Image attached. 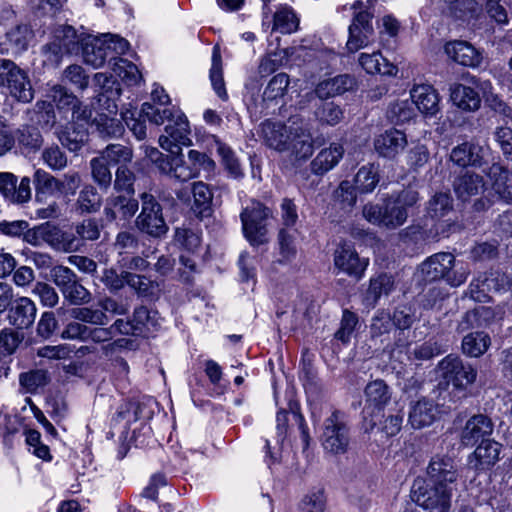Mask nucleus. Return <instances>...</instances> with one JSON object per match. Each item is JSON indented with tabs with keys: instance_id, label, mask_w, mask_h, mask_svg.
Wrapping results in <instances>:
<instances>
[{
	"instance_id": "obj_40",
	"label": "nucleus",
	"mask_w": 512,
	"mask_h": 512,
	"mask_svg": "<svg viewBox=\"0 0 512 512\" xmlns=\"http://www.w3.org/2000/svg\"><path fill=\"white\" fill-rule=\"evenodd\" d=\"M491 345L490 336L484 332H472L462 340L463 353L470 357H480Z\"/></svg>"
},
{
	"instance_id": "obj_36",
	"label": "nucleus",
	"mask_w": 512,
	"mask_h": 512,
	"mask_svg": "<svg viewBox=\"0 0 512 512\" xmlns=\"http://www.w3.org/2000/svg\"><path fill=\"white\" fill-rule=\"evenodd\" d=\"M34 38V31L28 24H18L6 32V41L13 53L26 51Z\"/></svg>"
},
{
	"instance_id": "obj_4",
	"label": "nucleus",
	"mask_w": 512,
	"mask_h": 512,
	"mask_svg": "<svg viewBox=\"0 0 512 512\" xmlns=\"http://www.w3.org/2000/svg\"><path fill=\"white\" fill-rule=\"evenodd\" d=\"M456 491L438 484L428 487L424 480H416L411 493L412 500L423 509L430 512H449Z\"/></svg>"
},
{
	"instance_id": "obj_29",
	"label": "nucleus",
	"mask_w": 512,
	"mask_h": 512,
	"mask_svg": "<svg viewBox=\"0 0 512 512\" xmlns=\"http://www.w3.org/2000/svg\"><path fill=\"white\" fill-rule=\"evenodd\" d=\"M358 63L366 73L371 75H395L397 73V67L384 58L379 51L361 53Z\"/></svg>"
},
{
	"instance_id": "obj_28",
	"label": "nucleus",
	"mask_w": 512,
	"mask_h": 512,
	"mask_svg": "<svg viewBox=\"0 0 512 512\" xmlns=\"http://www.w3.org/2000/svg\"><path fill=\"white\" fill-rule=\"evenodd\" d=\"M138 210V201L132 197L115 196L107 199L104 214L108 221L118 217L122 219L131 218Z\"/></svg>"
},
{
	"instance_id": "obj_55",
	"label": "nucleus",
	"mask_w": 512,
	"mask_h": 512,
	"mask_svg": "<svg viewBox=\"0 0 512 512\" xmlns=\"http://www.w3.org/2000/svg\"><path fill=\"white\" fill-rule=\"evenodd\" d=\"M289 85V76L286 73H278L275 75L266 86L263 92V99L265 101H273L277 98L283 97Z\"/></svg>"
},
{
	"instance_id": "obj_27",
	"label": "nucleus",
	"mask_w": 512,
	"mask_h": 512,
	"mask_svg": "<svg viewBox=\"0 0 512 512\" xmlns=\"http://www.w3.org/2000/svg\"><path fill=\"white\" fill-rule=\"evenodd\" d=\"M486 190L482 176L465 172L454 181V191L459 199L467 201Z\"/></svg>"
},
{
	"instance_id": "obj_5",
	"label": "nucleus",
	"mask_w": 512,
	"mask_h": 512,
	"mask_svg": "<svg viewBox=\"0 0 512 512\" xmlns=\"http://www.w3.org/2000/svg\"><path fill=\"white\" fill-rule=\"evenodd\" d=\"M321 445L326 453L341 455L347 452L350 442L349 429L342 412L335 410L323 422Z\"/></svg>"
},
{
	"instance_id": "obj_51",
	"label": "nucleus",
	"mask_w": 512,
	"mask_h": 512,
	"mask_svg": "<svg viewBox=\"0 0 512 512\" xmlns=\"http://www.w3.org/2000/svg\"><path fill=\"white\" fill-rule=\"evenodd\" d=\"M158 313L156 311L149 310L145 306H140L135 309L133 314V323L137 334H141L144 331H150L156 328L158 323Z\"/></svg>"
},
{
	"instance_id": "obj_34",
	"label": "nucleus",
	"mask_w": 512,
	"mask_h": 512,
	"mask_svg": "<svg viewBox=\"0 0 512 512\" xmlns=\"http://www.w3.org/2000/svg\"><path fill=\"white\" fill-rule=\"evenodd\" d=\"M437 414V407L433 402L428 400H419L411 407L409 413V422L412 427L421 429L431 425Z\"/></svg>"
},
{
	"instance_id": "obj_25",
	"label": "nucleus",
	"mask_w": 512,
	"mask_h": 512,
	"mask_svg": "<svg viewBox=\"0 0 512 512\" xmlns=\"http://www.w3.org/2000/svg\"><path fill=\"white\" fill-rule=\"evenodd\" d=\"M344 155L343 145L331 143L329 147L322 149L311 162L313 173L322 175L333 169Z\"/></svg>"
},
{
	"instance_id": "obj_30",
	"label": "nucleus",
	"mask_w": 512,
	"mask_h": 512,
	"mask_svg": "<svg viewBox=\"0 0 512 512\" xmlns=\"http://www.w3.org/2000/svg\"><path fill=\"white\" fill-rule=\"evenodd\" d=\"M36 306L27 297L18 299L15 305L10 309L8 319L10 324L17 328H28L35 320Z\"/></svg>"
},
{
	"instance_id": "obj_52",
	"label": "nucleus",
	"mask_w": 512,
	"mask_h": 512,
	"mask_svg": "<svg viewBox=\"0 0 512 512\" xmlns=\"http://www.w3.org/2000/svg\"><path fill=\"white\" fill-rule=\"evenodd\" d=\"M86 32L83 26H80L78 29L66 25V53L70 54H81L82 46H85L84 42H87L88 37H92Z\"/></svg>"
},
{
	"instance_id": "obj_22",
	"label": "nucleus",
	"mask_w": 512,
	"mask_h": 512,
	"mask_svg": "<svg viewBox=\"0 0 512 512\" xmlns=\"http://www.w3.org/2000/svg\"><path fill=\"white\" fill-rule=\"evenodd\" d=\"M444 52L449 59L462 66L477 67L482 62L481 53L467 41H449L444 46Z\"/></svg>"
},
{
	"instance_id": "obj_44",
	"label": "nucleus",
	"mask_w": 512,
	"mask_h": 512,
	"mask_svg": "<svg viewBox=\"0 0 512 512\" xmlns=\"http://www.w3.org/2000/svg\"><path fill=\"white\" fill-rule=\"evenodd\" d=\"M393 287V279L387 274H382L371 279L366 295V301L371 305H375L378 299L383 295L387 296L393 290Z\"/></svg>"
},
{
	"instance_id": "obj_62",
	"label": "nucleus",
	"mask_w": 512,
	"mask_h": 512,
	"mask_svg": "<svg viewBox=\"0 0 512 512\" xmlns=\"http://www.w3.org/2000/svg\"><path fill=\"white\" fill-rule=\"evenodd\" d=\"M108 162L102 157L91 161L92 176L100 187L107 188L111 184L112 174L108 168Z\"/></svg>"
},
{
	"instance_id": "obj_17",
	"label": "nucleus",
	"mask_w": 512,
	"mask_h": 512,
	"mask_svg": "<svg viewBox=\"0 0 512 512\" xmlns=\"http://www.w3.org/2000/svg\"><path fill=\"white\" fill-rule=\"evenodd\" d=\"M98 102L101 112L96 118V123L100 133L110 137L121 136L124 133V126L121 120L115 118L118 111L116 102H110V97L105 98L104 94L98 98Z\"/></svg>"
},
{
	"instance_id": "obj_20",
	"label": "nucleus",
	"mask_w": 512,
	"mask_h": 512,
	"mask_svg": "<svg viewBox=\"0 0 512 512\" xmlns=\"http://www.w3.org/2000/svg\"><path fill=\"white\" fill-rule=\"evenodd\" d=\"M412 103L425 116H435L439 111L440 97L430 84H415L410 90Z\"/></svg>"
},
{
	"instance_id": "obj_57",
	"label": "nucleus",
	"mask_w": 512,
	"mask_h": 512,
	"mask_svg": "<svg viewBox=\"0 0 512 512\" xmlns=\"http://www.w3.org/2000/svg\"><path fill=\"white\" fill-rule=\"evenodd\" d=\"M175 108H163L157 107L151 103H144L141 108V114L146 117L151 123L156 125H162L165 120H171L175 115Z\"/></svg>"
},
{
	"instance_id": "obj_14",
	"label": "nucleus",
	"mask_w": 512,
	"mask_h": 512,
	"mask_svg": "<svg viewBox=\"0 0 512 512\" xmlns=\"http://www.w3.org/2000/svg\"><path fill=\"white\" fill-rule=\"evenodd\" d=\"M427 475L432 484L457 490L459 472L452 457L447 455L432 457L427 467Z\"/></svg>"
},
{
	"instance_id": "obj_46",
	"label": "nucleus",
	"mask_w": 512,
	"mask_h": 512,
	"mask_svg": "<svg viewBox=\"0 0 512 512\" xmlns=\"http://www.w3.org/2000/svg\"><path fill=\"white\" fill-rule=\"evenodd\" d=\"M378 182V168L373 164L361 167L355 176L356 188L361 193L372 192Z\"/></svg>"
},
{
	"instance_id": "obj_32",
	"label": "nucleus",
	"mask_w": 512,
	"mask_h": 512,
	"mask_svg": "<svg viewBox=\"0 0 512 512\" xmlns=\"http://www.w3.org/2000/svg\"><path fill=\"white\" fill-rule=\"evenodd\" d=\"M64 99V89L61 85H54L47 94V100L41 103V121L49 127L56 123V112L61 114V103Z\"/></svg>"
},
{
	"instance_id": "obj_23",
	"label": "nucleus",
	"mask_w": 512,
	"mask_h": 512,
	"mask_svg": "<svg viewBox=\"0 0 512 512\" xmlns=\"http://www.w3.org/2000/svg\"><path fill=\"white\" fill-rule=\"evenodd\" d=\"M406 145V135L396 129L385 131L376 137L374 141L375 150L379 155L390 159L399 154Z\"/></svg>"
},
{
	"instance_id": "obj_6",
	"label": "nucleus",
	"mask_w": 512,
	"mask_h": 512,
	"mask_svg": "<svg viewBox=\"0 0 512 512\" xmlns=\"http://www.w3.org/2000/svg\"><path fill=\"white\" fill-rule=\"evenodd\" d=\"M371 1L366 3L358 0L352 5L356 12L352 24L349 26V38L346 43L347 50L355 53L367 47L373 40L374 29L371 24L372 14L369 12Z\"/></svg>"
},
{
	"instance_id": "obj_64",
	"label": "nucleus",
	"mask_w": 512,
	"mask_h": 512,
	"mask_svg": "<svg viewBox=\"0 0 512 512\" xmlns=\"http://www.w3.org/2000/svg\"><path fill=\"white\" fill-rule=\"evenodd\" d=\"M452 208V199L448 193H436L428 203V212L432 217H442Z\"/></svg>"
},
{
	"instance_id": "obj_12",
	"label": "nucleus",
	"mask_w": 512,
	"mask_h": 512,
	"mask_svg": "<svg viewBox=\"0 0 512 512\" xmlns=\"http://www.w3.org/2000/svg\"><path fill=\"white\" fill-rule=\"evenodd\" d=\"M369 265L368 258H361L353 245L342 244L334 252V266L338 273H343L356 281L362 279Z\"/></svg>"
},
{
	"instance_id": "obj_16",
	"label": "nucleus",
	"mask_w": 512,
	"mask_h": 512,
	"mask_svg": "<svg viewBox=\"0 0 512 512\" xmlns=\"http://www.w3.org/2000/svg\"><path fill=\"white\" fill-rule=\"evenodd\" d=\"M494 430L492 420L484 414L471 416L460 433V442L466 447L475 445L479 440H486Z\"/></svg>"
},
{
	"instance_id": "obj_53",
	"label": "nucleus",
	"mask_w": 512,
	"mask_h": 512,
	"mask_svg": "<svg viewBox=\"0 0 512 512\" xmlns=\"http://www.w3.org/2000/svg\"><path fill=\"white\" fill-rule=\"evenodd\" d=\"M145 155L156 165L160 173L173 178L175 154L164 155L155 147H146Z\"/></svg>"
},
{
	"instance_id": "obj_48",
	"label": "nucleus",
	"mask_w": 512,
	"mask_h": 512,
	"mask_svg": "<svg viewBox=\"0 0 512 512\" xmlns=\"http://www.w3.org/2000/svg\"><path fill=\"white\" fill-rule=\"evenodd\" d=\"M111 60H114L112 68L113 71L123 81H125L129 85H135L140 82L141 74L135 64L131 63L126 59L118 57L111 56Z\"/></svg>"
},
{
	"instance_id": "obj_1",
	"label": "nucleus",
	"mask_w": 512,
	"mask_h": 512,
	"mask_svg": "<svg viewBox=\"0 0 512 512\" xmlns=\"http://www.w3.org/2000/svg\"><path fill=\"white\" fill-rule=\"evenodd\" d=\"M424 280L444 279L452 287L462 285L470 274V269L463 263H456L451 253L440 252L430 256L420 266Z\"/></svg>"
},
{
	"instance_id": "obj_54",
	"label": "nucleus",
	"mask_w": 512,
	"mask_h": 512,
	"mask_svg": "<svg viewBox=\"0 0 512 512\" xmlns=\"http://www.w3.org/2000/svg\"><path fill=\"white\" fill-rule=\"evenodd\" d=\"M66 314H69L75 320L92 324L105 325L108 322V318L103 311L92 310L88 307H73L66 310Z\"/></svg>"
},
{
	"instance_id": "obj_56",
	"label": "nucleus",
	"mask_w": 512,
	"mask_h": 512,
	"mask_svg": "<svg viewBox=\"0 0 512 512\" xmlns=\"http://www.w3.org/2000/svg\"><path fill=\"white\" fill-rule=\"evenodd\" d=\"M109 164H126L132 160L133 152L128 146L111 144L106 147L101 155Z\"/></svg>"
},
{
	"instance_id": "obj_59",
	"label": "nucleus",
	"mask_w": 512,
	"mask_h": 512,
	"mask_svg": "<svg viewBox=\"0 0 512 512\" xmlns=\"http://www.w3.org/2000/svg\"><path fill=\"white\" fill-rule=\"evenodd\" d=\"M94 82L100 88L99 98L104 94L105 98L110 97V102H116V98L120 96V89L112 76L106 73H96Z\"/></svg>"
},
{
	"instance_id": "obj_24",
	"label": "nucleus",
	"mask_w": 512,
	"mask_h": 512,
	"mask_svg": "<svg viewBox=\"0 0 512 512\" xmlns=\"http://www.w3.org/2000/svg\"><path fill=\"white\" fill-rule=\"evenodd\" d=\"M490 182L491 190L498 198L509 202L512 200V172L498 163L492 164L486 172Z\"/></svg>"
},
{
	"instance_id": "obj_15",
	"label": "nucleus",
	"mask_w": 512,
	"mask_h": 512,
	"mask_svg": "<svg viewBox=\"0 0 512 512\" xmlns=\"http://www.w3.org/2000/svg\"><path fill=\"white\" fill-rule=\"evenodd\" d=\"M501 449L502 445L497 441L491 439L481 441L468 456L469 468L478 473L490 470L500 460Z\"/></svg>"
},
{
	"instance_id": "obj_26",
	"label": "nucleus",
	"mask_w": 512,
	"mask_h": 512,
	"mask_svg": "<svg viewBox=\"0 0 512 512\" xmlns=\"http://www.w3.org/2000/svg\"><path fill=\"white\" fill-rule=\"evenodd\" d=\"M354 84L355 80L352 76L348 74L337 75L320 81L315 88V94L320 99L335 97L352 89Z\"/></svg>"
},
{
	"instance_id": "obj_42",
	"label": "nucleus",
	"mask_w": 512,
	"mask_h": 512,
	"mask_svg": "<svg viewBox=\"0 0 512 512\" xmlns=\"http://www.w3.org/2000/svg\"><path fill=\"white\" fill-rule=\"evenodd\" d=\"M299 25L296 14L287 6L279 7L274 14L273 30L282 34L295 32Z\"/></svg>"
},
{
	"instance_id": "obj_35",
	"label": "nucleus",
	"mask_w": 512,
	"mask_h": 512,
	"mask_svg": "<svg viewBox=\"0 0 512 512\" xmlns=\"http://www.w3.org/2000/svg\"><path fill=\"white\" fill-rule=\"evenodd\" d=\"M313 139L310 132L296 126L294 135L290 139V149L288 150L297 160H306L313 154Z\"/></svg>"
},
{
	"instance_id": "obj_31",
	"label": "nucleus",
	"mask_w": 512,
	"mask_h": 512,
	"mask_svg": "<svg viewBox=\"0 0 512 512\" xmlns=\"http://www.w3.org/2000/svg\"><path fill=\"white\" fill-rule=\"evenodd\" d=\"M450 98L453 104L463 111H476L480 108L479 94L471 87L463 84H454L450 88Z\"/></svg>"
},
{
	"instance_id": "obj_13",
	"label": "nucleus",
	"mask_w": 512,
	"mask_h": 512,
	"mask_svg": "<svg viewBox=\"0 0 512 512\" xmlns=\"http://www.w3.org/2000/svg\"><path fill=\"white\" fill-rule=\"evenodd\" d=\"M188 159L190 165L185 163L182 152L179 151L175 154L173 179L186 182L197 177L201 169L212 171L215 167V163L210 157L197 150H190Z\"/></svg>"
},
{
	"instance_id": "obj_19",
	"label": "nucleus",
	"mask_w": 512,
	"mask_h": 512,
	"mask_svg": "<svg viewBox=\"0 0 512 512\" xmlns=\"http://www.w3.org/2000/svg\"><path fill=\"white\" fill-rule=\"evenodd\" d=\"M0 193L12 203H25L31 198L30 179L23 177L17 185L15 175L0 172Z\"/></svg>"
},
{
	"instance_id": "obj_18",
	"label": "nucleus",
	"mask_w": 512,
	"mask_h": 512,
	"mask_svg": "<svg viewBox=\"0 0 512 512\" xmlns=\"http://www.w3.org/2000/svg\"><path fill=\"white\" fill-rule=\"evenodd\" d=\"M296 126H286L281 123L265 121L261 125L262 136L266 145L279 152L290 149V139Z\"/></svg>"
},
{
	"instance_id": "obj_10",
	"label": "nucleus",
	"mask_w": 512,
	"mask_h": 512,
	"mask_svg": "<svg viewBox=\"0 0 512 512\" xmlns=\"http://www.w3.org/2000/svg\"><path fill=\"white\" fill-rule=\"evenodd\" d=\"M141 199L142 210L136 220L137 227L153 237L165 235L168 227L162 215L161 205L148 193H143Z\"/></svg>"
},
{
	"instance_id": "obj_7",
	"label": "nucleus",
	"mask_w": 512,
	"mask_h": 512,
	"mask_svg": "<svg viewBox=\"0 0 512 512\" xmlns=\"http://www.w3.org/2000/svg\"><path fill=\"white\" fill-rule=\"evenodd\" d=\"M362 214L369 223L387 229L402 226L408 218L405 207L399 205L393 198L386 199L383 204H366Z\"/></svg>"
},
{
	"instance_id": "obj_43",
	"label": "nucleus",
	"mask_w": 512,
	"mask_h": 512,
	"mask_svg": "<svg viewBox=\"0 0 512 512\" xmlns=\"http://www.w3.org/2000/svg\"><path fill=\"white\" fill-rule=\"evenodd\" d=\"M193 210L199 216H205L210 212V206L213 199V194L209 186L202 182L193 183Z\"/></svg>"
},
{
	"instance_id": "obj_33",
	"label": "nucleus",
	"mask_w": 512,
	"mask_h": 512,
	"mask_svg": "<svg viewBox=\"0 0 512 512\" xmlns=\"http://www.w3.org/2000/svg\"><path fill=\"white\" fill-rule=\"evenodd\" d=\"M483 149L469 142L455 146L450 153V160L461 167L468 165L480 166L482 164Z\"/></svg>"
},
{
	"instance_id": "obj_58",
	"label": "nucleus",
	"mask_w": 512,
	"mask_h": 512,
	"mask_svg": "<svg viewBox=\"0 0 512 512\" xmlns=\"http://www.w3.org/2000/svg\"><path fill=\"white\" fill-rule=\"evenodd\" d=\"M388 115L392 121L401 124L413 119L416 112L409 100H400L390 106Z\"/></svg>"
},
{
	"instance_id": "obj_50",
	"label": "nucleus",
	"mask_w": 512,
	"mask_h": 512,
	"mask_svg": "<svg viewBox=\"0 0 512 512\" xmlns=\"http://www.w3.org/2000/svg\"><path fill=\"white\" fill-rule=\"evenodd\" d=\"M14 135L19 145L28 151H35L42 145V136L34 126L23 125Z\"/></svg>"
},
{
	"instance_id": "obj_49",
	"label": "nucleus",
	"mask_w": 512,
	"mask_h": 512,
	"mask_svg": "<svg viewBox=\"0 0 512 512\" xmlns=\"http://www.w3.org/2000/svg\"><path fill=\"white\" fill-rule=\"evenodd\" d=\"M333 200L340 209L349 212L356 204L355 188L348 180L342 181L333 193Z\"/></svg>"
},
{
	"instance_id": "obj_63",
	"label": "nucleus",
	"mask_w": 512,
	"mask_h": 512,
	"mask_svg": "<svg viewBox=\"0 0 512 512\" xmlns=\"http://www.w3.org/2000/svg\"><path fill=\"white\" fill-rule=\"evenodd\" d=\"M44 62L50 66L58 67L63 59V41L60 36L55 38L43 47Z\"/></svg>"
},
{
	"instance_id": "obj_11",
	"label": "nucleus",
	"mask_w": 512,
	"mask_h": 512,
	"mask_svg": "<svg viewBox=\"0 0 512 512\" xmlns=\"http://www.w3.org/2000/svg\"><path fill=\"white\" fill-rule=\"evenodd\" d=\"M438 369L441 377L457 389L467 388L477 377V370L455 355L443 358L438 364Z\"/></svg>"
},
{
	"instance_id": "obj_60",
	"label": "nucleus",
	"mask_w": 512,
	"mask_h": 512,
	"mask_svg": "<svg viewBox=\"0 0 512 512\" xmlns=\"http://www.w3.org/2000/svg\"><path fill=\"white\" fill-rule=\"evenodd\" d=\"M278 243L281 255L279 261L287 263L293 260L297 253L294 236L286 229H281L278 234Z\"/></svg>"
},
{
	"instance_id": "obj_9",
	"label": "nucleus",
	"mask_w": 512,
	"mask_h": 512,
	"mask_svg": "<svg viewBox=\"0 0 512 512\" xmlns=\"http://www.w3.org/2000/svg\"><path fill=\"white\" fill-rule=\"evenodd\" d=\"M189 121L183 112L176 111V115L165 127L164 134L159 137V145L165 151L176 154L182 152V147L192 145Z\"/></svg>"
},
{
	"instance_id": "obj_21",
	"label": "nucleus",
	"mask_w": 512,
	"mask_h": 512,
	"mask_svg": "<svg viewBox=\"0 0 512 512\" xmlns=\"http://www.w3.org/2000/svg\"><path fill=\"white\" fill-rule=\"evenodd\" d=\"M365 410L371 416L381 413L391 400V390L381 379L369 382L364 390Z\"/></svg>"
},
{
	"instance_id": "obj_47",
	"label": "nucleus",
	"mask_w": 512,
	"mask_h": 512,
	"mask_svg": "<svg viewBox=\"0 0 512 512\" xmlns=\"http://www.w3.org/2000/svg\"><path fill=\"white\" fill-rule=\"evenodd\" d=\"M215 144L217 153L221 157V162L230 176L233 178L242 177L241 165L233 150L219 140H215Z\"/></svg>"
},
{
	"instance_id": "obj_2",
	"label": "nucleus",
	"mask_w": 512,
	"mask_h": 512,
	"mask_svg": "<svg viewBox=\"0 0 512 512\" xmlns=\"http://www.w3.org/2000/svg\"><path fill=\"white\" fill-rule=\"evenodd\" d=\"M82 46L81 55L86 64L94 68L104 65L107 58L112 54H124L129 49L126 39L111 33H104L99 36L88 37L87 42Z\"/></svg>"
},
{
	"instance_id": "obj_38",
	"label": "nucleus",
	"mask_w": 512,
	"mask_h": 512,
	"mask_svg": "<svg viewBox=\"0 0 512 512\" xmlns=\"http://www.w3.org/2000/svg\"><path fill=\"white\" fill-rule=\"evenodd\" d=\"M48 383V372L43 369H32L19 375V385L24 393L35 394Z\"/></svg>"
},
{
	"instance_id": "obj_41",
	"label": "nucleus",
	"mask_w": 512,
	"mask_h": 512,
	"mask_svg": "<svg viewBox=\"0 0 512 512\" xmlns=\"http://www.w3.org/2000/svg\"><path fill=\"white\" fill-rule=\"evenodd\" d=\"M210 81L212 87L219 98L222 100H227L228 95L225 88L224 78H223V67H222V58L220 53V48L215 46L212 52V65L210 68Z\"/></svg>"
},
{
	"instance_id": "obj_8",
	"label": "nucleus",
	"mask_w": 512,
	"mask_h": 512,
	"mask_svg": "<svg viewBox=\"0 0 512 512\" xmlns=\"http://www.w3.org/2000/svg\"><path fill=\"white\" fill-rule=\"evenodd\" d=\"M0 86L6 87L17 101L28 103L34 98L27 73L10 60L0 61Z\"/></svg>"
},
{
	"instance_id": "obj_61",
	"label": "nucleus",
	"mask_w": 512,
	"mask_h": 512,
	"mask_svg": "<svg viewBox=\"0 0 512 512\" xmlns=\"http://www.w3.org/2000/svg\"><path fill=\"white\" fill-rule=\"evenodd\" d=\"M325 507L326 498L321 489L311 490L301 502V512H324Z\"/></svg>"
},
{
	"instance_id": "obj_37",
	"label": "nucleus",
	"mask_w": 512,
	"mask_h": 512,
	"mask_svg": "<svg viewBox=\"0 0 512 512\" xmlns=\"http://www.w3.org/2000/svg\"><path fill=\"white\" fill-rule=\"evenodd\" d=\"M501 289H504V279L499 280L493 274L489 277L485 276L483 279L481 277L473 279L469 285L471 298L479 302L484 301L489 292L500 291Z\"/></svg>"
},
{
	"instance_id": "obj_3",
	"label": "nucleus",
	"mask_w": 512,
	"mask_h": 512,
	"mask_svg": "<svg viewBox=\"0 0 512 512\" xmlns=\"http://www.w3.org/2000/svg\"><path fill=\"white\" fill-rule=\"evenodd\" d=\"M273 215L272 210L263 203L251 199L240 213L242 230L245 238L252 246H260L268 242L266 221Z\"/></svg>"
},
{
	"instance_id": "obj_45",
	"label": "nucleus",
	"mask_w": 512,
	"mask_h": 512,
	"mask_svg": "<svg viewBox=\"0 0 512 512\" xmlns=\"http://www.w3.org/2000/svg\"><path fill=\"white\" fill-rule=\"evenodd\" d=\"M314 115L321 124L335 126L344 118V111L334 102H321Z\"/></svg>"
},
{
	"instance_id": "obj_39",
	"label": "nucleus",
	"mask_w": 512,
	"mask_h": 512,
	"mask_svg": "<svg viewBox=\"0 0 512 512\" xmlns=\"http://www.w3.org/2000/svg\"><path fill=\"white\" fill-rule=\"evenodd\" d=\"M36 200L41 202L46 195L61 194V182L46 171L38 169L34 174Z\"/></svg>"
}]
</instances>
